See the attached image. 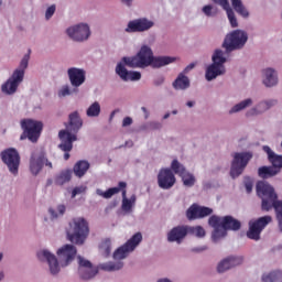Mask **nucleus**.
<instances>
[{"instance_id": "55", "label": "nucleus", "mask_w": 282, "mask_h": 282, "mask_svg": "<svg viewBox=\"0 0 282 282\" xmlns=\"http://www.w3.org/2000/svg\"><path fill=\"white\" fill-rule=\"evenodd\" d=\"M141 110L143 111L145 118H149V110H147V107H142Z\"/></svg>"}, {"instance_id": "50", "label": "nucleus", "mask_w": 282, "mask_h": 282, "mask_svg": "<svg viewBox=\"0 0 282 282\" xmlns=\"http://www.w3.org/2000/svg\"><path fill=\"white\" fill-rule=\"evenodd\" d=\"M133 124V119L131 117H126L122 121V127H131Z\"/></svg>"}, {"instance_id": "32", "label": "nucleus", "mask_w": 282, "mask_h": 282, "mask_svg": "<svg viewBox=\"0 0 282 282\" xmlns=\"http://www.w3.org/2000/svg\"><path fill=\"white\" fill-rule=\"evenodd\" d=\"M72 170H63L55 176L56 186H63L68 182H72Z\"/></svg>"}, {"instance_id": "13", "label": "nucleus", "mask_w": 282, "mask_h": 282, "mask_svg": "<svg viewBox=\"0 0 282 282\" xmlns=\"http://www.w3.org/2000/svg\"><path fill=\"white\" fill-rule=\"evenodd\" d=\"M1 160L4 162L13 175L19 173V164H21V156L19 152L14 149H8L1 152Z\"/></svg>"}, {"instance_id": "57", "label": "nucleus", "mask_w": 282, "mask_h": 282, "mask_svg": "<svg viewBox=\"0 0 282 282\" xmlns=\"http://www.w3.org/2000/svg\"><path fill=\"white\" fill-rule=\"evenodd\" d=\"M122 1V3H127V6H131V1H133V0H121Z\"/></svg>"}, {"instance_id": "36", "label": "nucleus", "mask_w": 282, "mask_h": 282, "mask_svg": "<svg viewBox=\"0 0 282 282\" xmlns=\"http://www.w3.org/2000/svg\"><path fill=\"white\" fill-rule=\"evenodd\" d=\"M127 188V183L126 182H119L118 187H111L107 189L102 195L105 199H110V197H113V195H118L120 191H124Z\"/></svg>"}, {"instance_id": "53", "label": "nucleus", "mask_w": 282, "mask_h": 282, "mask_svg": "<svg viewBox=\"0 0 282 282\" xmlns=\"http://www.w3.org/2000/svg\"><path fill=\"white\" fill-rule=\"evenodd\" d=\"M48 212L52 219H56L58 217V214H56V212L53 208H50Z\"/></svg>"}, {"instance_id": "24", "label": "nucleus", "mask_w": 282, "mask_h": 282, "mask_svg": "<svg viewBox=\"0 0 282 282\" xmlns=\"http://www.w3.org/2000/svg\"><path fill=\"white\" fill-rule=\"evenodd\" d=\"M186 235H188V226H176L172 228L171 231L167 234V241H176V243H182Z\"/></svg>"}, {"instance_id": "16", "label": "nucleus", "mask_w": 282, "mask_h": 282, "mask_svg": "<svg viewBox=\"0 0 282 282\" xmlns=\"http://www.w3.org/2000/svg\"><path fill=\"white\" fill-rule=\"evenodd\" d=\"M67 35L73 41H87L89 36H91V31L89 30V25L87 24H77L75 26H70L67 29Z\"/></svg>"}, {"instance_id": "42", "label": "nucleus", "mask_w": 282, "mask_h": 282, "mask_svg": "<svg viewBox=\"0 0 282 282\" xmlns=\"http://www.w3.org/2000/svg\"><path fill=\"white\" fill-rule=\"evenodd\" d=\"M171 170L173 171V173H175V175H180L181 177L185 173L186 167H184L182 163L177 161V159H174L171 164Z\"/></svg>"}, {"instance_id": "8", "label": "nucleus", "mask_w": 282, "mask_h": 282, "mask_svg": "<svg viewBox=\"0 0 282 282\" xmlns=\"http://www.w3.org/2000/svg\"><path fill=\"white\" fill-rule=\"evenodd\" d=\"M213 64L209 65L206 69V80H215L217 76L226 74V57L224 56V51L216 50L212 56Z\"/></svg>"}, {"instance_id": "1", "label": "nucleus", "mask_w": 282, "mask_h": 282, "mask_svg": "<svg viewBox=\"0 0 282 282\" xmlns=\"http://www.w3.org/2000/svg\"><path fill=\"white\" fill-rule=\"evenodd\" d=\"M256 191L258 197L261 198L262 210H275V217L279 224V230L282 232V200H279V196L276 192H274V187H272L268 182L259 181L256 185Z\"/></svg>"}, {"instance_id": "14", "label": "nucleus", "mask_w": 282, "mask_h": 282, "mask_svg": "<svg viewBox=\"0 0 282 282\" xmlns=\"http://www.w3.org/2000/svg\"><path fill=\"white\" fill-rule=\"evenodd\" d=\"M78 261V274L83 281H89L98 274V268L94 267L91 261L83 258L82 256L77 257Z\"/></svg>"}, {"instance_id": "51", "label": "nucleus", "mask_w": 282, "mask_h": 282, "mask_svg": "<svg viewBox=\"0 0 282 282\" xmlns=\"http://www.w3.org/2000/svg\"><path fill=\"white\" fill-rule=\"evenodd\" d=\"M195 68V63H192L189 65H187L184 70H183V75L184 74H188V72H191V69H194Z\"/></svg>"}, {"instance_id": "56", "label": "nucleus", "mask_w": 282, "mask_h": 282, "mask_svg": "<svg viewBox=\"0 0 282 282\" xmlns=\"http://www.w3.org/2000/svg\"><path fill=\"white\" fill-rule=\"evenodd\" d=\"M64 160H69V151H64Z\"/></svg>"}, {"instance_id": "9", "label": "nucleus", "mask_w": 282, "mask_h": 282, "mask_svg": "<svg viewBox=\"0 0 282 282\" xmlns=\"http://www.w3.org/2000/svg\"><path fill=\"white\" fill-rule=\"evenodd\" d=\"M246 43H248V33L235 30L225 37L223 47H225L226 52H235V50H241Z\"/></svg>"}, {"instance_id": "27", "label": "nucleus", "mask_w": 282, "mask_h": 282, "mask_svg": "<svg viewBox=\"0 0 282 282\" xmlns=\"http://www.w3.org/2000/svg\"><path fill=\"white\" fill-rule=\"evenodd\" d=\"M224 221V218L217 216V215H213L209 217L208 219V225L214 228V231L212 234V239L213 241L217 242L219 241V239H223V237H215L217 230L218 232H220L221 230V223Z\"/></svg>"}, {"instance_id": "64", "label": "nucleus", "mask_w": 282, "mask_h": 282, "mask_svg": "<svg viewBox=\"0 0 282 282\" xmlns=\"http://www.w3.org/2000/svg\"><path fill=\"white\" fill-rule=\"evenodd\" d=\"M52 184V180L47 181V186H50Z\"/></svg>"}, {"instance_id": "17", "label": "nucleus", "mask_w": 282, "mask_h": 282, "mask_svg": "<svg viewBox=\"0 0 282 282\" xmlns=\"http://www.w3.org/2000/svg\"><path fill=\"white\" fill-rule=\"evenodd\" d=\"M76 247L74 245H65L61 249L57 250V257L59 259V263L62 268H67L74 259H76L77 254Z\"/></svg>"}, {"instance_id": "20", "label": "nucleus", "mask_w": 282, "mask_h": 282, "mask_svg": "<svg viewBox=\"0 0 282 282\" xmlns=\"http://www.w3.org/2000/svg\"><path fill=\"white\" fill-rule=\"evenodd\" d=\"M155 23L153 21L142 18L132 20L128 23V26L126 28V32L133 33V32H147L148 30H151Z\"/></svg>"}, {"instance_id": "59", "label": "nucleus", "mask_w": 282, "mask_h": 282, "mask_svg": "<svg viewBox=\"0 0 282 282\" xmlns=\"http://www.w3.org/2000/svg\"><path fill=\"white\" fill-rule=\"evenodd\" d=\"M195 105V102L193 101H187V107H193Z\"/></svg>"}, {"instance_id": "10", "label": "nucleus", "mask_w": 282, "mask_h": 282, "mask_svg": "<svg viewBox=\"0 0 282 282\" xmlns=\"http://www.w3.org/2000/svg\"><path fill=\"white\" fill-rule=\"evenodd\" d=\"M140 243H142V234L137 232L123 246L119 247L113 252V259H127V257H129V252H133V250H135Z\"/></svg>"}, {"instance_id": "60", "label": "nucleus", "mask_w": 282, "mask_h": 282, "mask_svg": "<svg viewBox=\"0 0 282 282\" xmlns=\"http://www.w3.org/2000/svg\"><path fill=\"white\" fill-rule=\"evenodd\" d=\"M115 116H116V110L111 112L110 119L113 118Z\"/></svg>"}, {"instance_id": "4", "label": "nucleus", "mask_w": 282, "mask_h": 282, "mask_svg": "<svg viewBox=\"0 0 282 282\" xmlns=\"http://www.w3.org/2000/svg\"><path fill=\"white\" fill-rule=\"evenodd\" d=\"M213 1L218 6H221L223 10H226L231 28H238L239 25V23L237 22V17L235 15V11L238 14H240V17H243L245 19H248V17H250L248 9H246L241 0H231V6L235 11H232V8H230V2H228V0H213Z\"/></svg>"}, {"instance_id": "63", "label": "nucleus", "mask_w": 282, "mask_h": 282, "mask_svg": "<svg viewBox=\"0 0 282 282\" xmlns=\"http://www.w3.org/2000/svg\"><path fill=\"white\" fill-rule=\"evenodd\" d=\"M3 276V272H0V281H2Z\"/></svg>"}, {"instance_id": "28", "label": "nucleus", "mask_w": 282, "mask_h": 282, "mask_svg": "<svg viewBox=\"0 0 282 282\" xmlns=\"http://www.w3.org/2000/svg\"><path fill=\"white\" fill-rule=\"evenodd\" d=\"M44 162H45V159L43 156H37L34 153L31 155L30 171L32 175H36L37 173H41Z\"/></svg>"}, {"instance_id": "40", "label": "nucleus", "mask_w": 282, "mask_h": 282, "mask_svg": "<svg viewBox=\"0 0 282 282\" xmlns=\"http://www.w3.org/2000/svg\"><path fill=\"white\" fill-rule=\"evenodd\" d=\"M124 264L122 262H109L100 264V270H105L106 272H116V270H122Z\"/></svg>"}, {"instance_id": "52", "label": "nucleus", "mask_w": 282, "mask_h": 282, "mask_svg": "<svg viewBox=\"0 0 282 282\" xmlns=\"http://www.w3.org/2000/svg\"><path fill=\"white\" fill-rule=\"evenodd\" d=\"M57 210L59 215H65V210H66L65 205H58Z\"/></svg>"}, {"instance_id": "48", "label": "nucleus", "mask_w": 282, "mask_h": 282, "mask_svg": "<svg viewBox=\"0 0 282 282\" xmlns=\"http://www.w3.org/2000/svg\"><path fill=\"white\" fill-rule=\"evenodd\" d=\"M54 12H56V4H52L51 7H48L46 9V12H45V18L48 20V19H52V17H54Z\"/></svg>"}, {"instance_id": "11", "label": "nucleus", "mask_w": 282, "mask_h": 282, "mask_svg": "<svg viewBox=\"0 0 282 282\" xmlns=\"http://www.w3.org/2000/svg\"><path fill=\"white\" fill-rule=\"evenodd\" d=\"M250 160H252V153L250 152L235 153L230 169L231 177H239V175L243 173L246 166H248V162H250Z\"/></svg>"}, {"instance_id": "38", "label": "nucleus", "mask_w": 282, "mask_h": 282, "mask_svg": "<svg viewBox=\"0 0 282 282\" xmlns=\"http://www.w3.org/2000/svg\"><path fill=\"white\" fill-rule=\"evenodd\" d=\"M86 116L88 118H98L100 116V102H93L86 110Z\"/></svg>"}, {"instance_id": "47", "label": "nucleus", "mask_w": 282, "mask_h": 282, "mask_svg": "<svg viewBox=\"0 0 282 282\" xmlns=\"http://www.w3.org/2000/svg\"><path fill=\"white\" fill-rule=\"evenodd\" d=\"M65 96H72V90L69 89V86H63L58 91L59 98H65Z\"/></svg>"}, {"instance_id": "3", "label": "nucleus", "mask_w": 282, "mask_h": 282, "mask_svg": "<svg viewBox=\"0 0 282 282\" xmlns=\"http://www.w3.org/2000/svg\"><path fill=\"white\" fill-rule=\"evenodd\" d=\"M67 239L76 246H83L89 237V221L83 217L73 218L66 230Z\"/></svg>"}, {"instance_id": "41", "label": "nucleus", "mask_w": 282, "mask_h": 282, "mask_svg": "<svg viewBox=\"0 0 282 282\" xmlns=\"http://www.w3.org/2000/svg\"><path fill=\"white\" fill-rule=\"evenodd\" d=\"M282 280V272L281 271H273L269 274L262 275L263 282H278Z\"/></svg>"}, {"instance_id": "23", "label": "nucleus", "mask_w": 282, "mask_h": 282, "mask_svg": "<svg viewBox=\"0 0 282 282\" xmlns=\"http://www.w3.org/2000/svg\"><path fill=\"white\" fill-rule=\"evenodd\" d=\"M37 259L40 261H47L51 274H58L61 267L58 265V259L48 250H42L37 252Z\"/></svg>"}, {"instance_id": "39", "label": "nucleus", "mask_w": 282, "mask_h": 282, "mask_svg": "<svg viewBox=\"0 0 282 282\" xmlns=\"http://www.w3.org/2000/svg\"><path fill=\"white\" fill-rule=\"evenodd\" d=\"M187 234L193 235V237H198L199 239H202V237H206V230L202 226H187Z\"/></svg>"}, {"instance_id": "44", "label": "nucleus", "mask_w": 282, "mask_h": 282, "mask_svg": "<svg viewBox=\"0 0 282 282\" xmlns=\"http://www.w3.org/2000/svg\"><path fill=\"white\" fill-rule=\"evenodd\" d=\"M30 62V54L24 55L20 63V67L15 69V72H23V78H25V69H28V64Z\"/></svg>"}, {"instance_id": "2", "label": "nucleus", "mask_w": 282, "mask_h": 282, "mask_svg": "<svg viewBox=\"0 0 282 282\" xmlns=\"http://www.w3.org/2000/svg\"><path fill=\"white\" fill-rule=\"evenodd\" d=\"M80 129H83V119L78 111H74L68 116L66 130H61L58 132V138L61 140L58 149H61V151H72L74 149V142L78 140L76 133H78Z\"/></svg>"}, {"instance_id": "5", "label": "nucleus", "mask_w": 282, "mask_h": 282, "mask_svg": "<svg viewBox=\"0 0 282 282\" xmlns=\"http://www.w3.org/2000/svg\"><path fill=\"white\" fill-rule=\"evenodd\" d=\"M122 63L132 69L149 67L153 63V51L148 45H143L137 55L122 57Z\"/></svg>"}, {"instance_id": "7", "label": "nucleus", "mask_w": 282, "mask_h": 282, "mask_svg": "<svg viewBox=\"0 0 282 282\" xmlns=\"http://www.w3.org/2000/svg\"><path fill=\"white\" fill-rule=\"evenodd\" d=\"M22 134L20 140H30V142H39L41 132L43 131V122L34 119H22L21 122Z\"/></svg>"}, {"instance_id": "29", "label": "nucleus", "mask_w": 282, "mask_h": 282, "mask_svg": "<svg viewBox=\"0 0 282 282\" xmlns=\"http://www.w3.org/2000/svg\"><path fill=\"white\" fill-rule=\"evenodd\" d=\"M274 105H276V100L262 101L256 108L250 109L247 112V117L258 116V113H263V111H268V109H270L271 107H274Z\"/></svg>"}, {"instance_id": "25", "label": "nucleus", "mask_w": 282, "mask_h": 282, "mask_svg": "<svg viewBox=\"0 0 282 282\" xmlns=\"http://www.w3.org/2000/svg\"><path fill=\"white\" fill-rule=\"evenodd\" d=\"M70 85L73 87H80L86 80L85 70L76 67L68 68L67 70Z\"/></svg>"}, {"instance_id": "58", "label": "nucleus", "mask_w": 282, "mask_h": 282, "mask_svg": "<svg viewBox=\"0 0 282 282\" xmlns=\"http://www.w3.org/2000/svg\"><path fill=\"white\" fill-rule=\"evenodd\" d=\"M169 118H171V113L167 112V113L164 115L163 120H166Z\"/></svg>"}, {"instance_id": "18", "label": "nucleus", "mask_w": 282, "mask_h": 282, "mask_svg": "<svg viewBox=\"0 0 282 282\" xmlns=\"http://www.w3.org/2000/svg\"><path fill=\"white\" fill-rule=\"evenodd\" d=\"M175 174L171 169H161L158 174V184L163 191H169L175 186Z\"/></svg>"}, {"instance_id": "54", "label": "nucleus", "mask_w": 282, "mask_h": 282, "mask_svg": "<svg viewBox=\"0 0 282 282\" xmlns=\"http://www.w3.org/2000/svg\"><path fill=\"white\" fill-rule=\"evenodd\" d=\"M247 193H252V183H246Z\"/></svg>"}, {"instance_id": "21", "label": "nucleus", "mask_w": 282, "mask_h": 282, "mask_svg": "<svg viewBox=\"0 0 282 282\" xmlns=\"http://www.w3.org/2000/svg\"><path fill=\"white\" fill-rule=\"evenodd\" d=\"M213 213V208L199 206L197 204H193L186 210V217L189 221H194V219H204V217H209Z\"/></svg>"}, {"instance_id": "30", "label": "nucleus", "mask_w": 282, "mask_h": 282, "mask_svg": "<svg viewBox=\"0 0 282 282\" xmlns=\"http://www.w3.org/2000/svg\"><path fill=\"white\" fill-rule=\"evenodd\" d=\"M264 78L263 84L265 87H274L276 83H279V78L276 77V70L272 68H267L263 70Z\"/></svg>"}, {"instance_id": "31", "label": "nucleus", "mask_w": 282, "mask_h": 282, "mask_svg": "<svg viewBox=\"0 0 282 282\" xmlns=\"http://www.w3.org/2000/svg\"><path fill=\"white\" fill-rule=\"evenodd\" d=\"M171 63H175V57L171 56H153L152 57V66L155 68L164 67L166 65H171Z\"/></svg>"}, {"instance_id": "61", "label": "nucleus", "mask_w": 282, "mask_h": 282, "mask_svg": "<svg viewBox=\"0 0 282 282\" xmlns=\"http://www.w3.org/2000/svg\"><path fill=\"white\" fill-rule=\"evenodd\" d=\"M162 83H164V79H161V82H155V85H162Z\"/></svg>"}, {"instance_id": "26", "label": "nucleus", "mask_w": 282, "mask_h": 282, "mask_svg": "<svg viewBox=\"0 0 282 282\" xmlns=\"http://www.w3.org/2000/svg\"><path fill=\"white\" fill-rule=\"evenodd\" d=\"M242 263H243L242 257L230 256L225 260H223L221 262H219L217 267V271L219 273H224L226 272V270H230V268H236V265H241Z\"/></svg>"}, {"instance_id": "35", "label": "nucleus", "mask_w": 282, "mask_h": 282, "mask_svg": "<svg viewBox=\"0 0 282 282\" xmlns=\"http://www.w3.org/2000/svg\"><path fill=\"white\" fill-rule=\"evenodd\" d=\"M122 205L121 208L124 213H131V208H133V204L135 203V196H131V198H127V189L122 191Z\"/></svg>"}, {"instance_id": "12", "label": "nucleus", "mask_w": 282, "mask_h": 282, "mask_svg": "<svg viewBox=\"0 0 282 282\" xmlns=\"http://www.w3.org/2000/svg\"><path fill=\"white\" fill-rule=\"evenodd\" d=\"M272 221V216H263L254 221L249 223V230L247 231L248 239H253V241H259L261 239V232L263 228Z\"/></svg>"}, {"instance_id": "46", "label": "nucleus", "mask_w": 282, "mask_h": 282, "mask_svg": "<svg viewBox=\"0 0 282 282\" xmlns=\"http://www.w3.org/2000/svg\"><path fill=\"white\" fill-rule=\"evenodd\" d=\"M203 12L206 14V17H215V14H217V9H214L213 6L207 4L203 8Z\"/></svg>"}, {"instance_id": "15", "label": "nucleus", "mask_w": 282, "mask_h": 282, "mask_svg": "<svg viewBox=\"0 0 282 282\" xmlns=\"http://www.w3.org/2000/svg\"><path fill=\"white\" fill-rule=\"evenodd\" d=\"M23 83V70H14L13 74L8 78V80L2 84L1 91L8 96L17 94L19 85Z\"/></svg>"}, {"instance_id": "6", "label": "nucleus", "mask_w": 282, "mask_h": 282, "mask_svg": "<svg viewBox=\"0 0 282 282\" xmlns=\"http://www.w3.org/2000/svg\"><path fill=\"white\" fill-rule=\"evenodd\" d=\"M263 151L268 154L269 162H271L272 166H262L259 167L258 174L262 180H268V177H274L281 169H282V156L276 155L270 147L264 145Z\"/></svg>"}, {"instance_id": "62", "label": "nucleus", "mask_w": 282, "mask_h": 282, "mask_svg": "<svg viewBox=\"0 0 282 282\" xmlns=\"http://www.w3.org/2000/svg\"><path fill=\"white\" fill-rule=\"evenodd\" d=\"M46 166H48L50 169H52V163H51V162H46Z\"/></svg>"}, {"instance_id": "19", "label": "nucleus", "mask_w": 282, "mask_h": 282, "mask_svg": "<svg viewBox=\"0 0 282 282\" xmlns=\"http://www.w3.org/2000/svg\"><path fill=\"white\" fill-rule=\"evenodd\" d=\"M241 229V221L235 219L232 216H225L223 217L221 221V230H216L215 237H226L228 235V230H240Z\"/></svg>"}, {"instance_id": "22", "label": "nucleus", "mask_w": 282, "mask_h": 282, "mask_svg": "<svg viewBox=\"0 0 282 282\" xmlns=\"http://www.w3.org/2000/svg\"><path fill=\"white\" fill-rule=\"evenodd\" d=\"M124 62L121 61L116 66V74L119 75L121 80L128 83V80L135 82L142 78V74L140 72L128 70L127 67H124Z\"/></svg>"}, {"instance_id": "43", "label": "nucleus", "mask_w": 282, "mask_h": 282, "mask_svg": "<svg viewBox=\"0 0 282 282\" xmlns=\"http://www.w3.org/2000/svg\"><path fill=\"white\" fill-rule=\"evenodd\" d=\"M181 177L183 180L184 186H195V176L193 174L185 171Z\"/></svg>"}, {"instance_id": "49", "label": "nucleus", "mask_w": 282, "mask_h": 282, "mask_svg": "<svg viewBox=\"0 0 282 282\" xmlns=\"http://www.w3.org/2000/svg\"><path fill=\"white\" fill-rule=\"evenodd\" d=\"M87 191V187L79 186L75 187L72 192V197H76V195H80L82 193H85Z\"/></svg>"}, {"instance_id": "37", "label": "nucleus", "mask_w": 282, "mask_h": 282, "mask_svg": "<svg viewBox=\"0 0 282 282\" xmlns=\"http://www.w3.org/2000/svg\"><path fill=\"white\" fill-rule=\"evenodd\" d=\"M252 106V99L248 98L239 104L235 105L230 110L229 113H239V111H243V109H248V107Z\"/></svg>"}, {"instance_id": "45", "label": "nucleus", "mask_w": 282, "mask_h": 282, "mask_svg": "<svg viewBox=\"0 0 282 282\" xmlns=\"http://www.w3.org/2000/svg\"><path fill=\"white\" fill-rule=\"evenodd\" d=\"M100 249L104 250L105 257H109V254H111V240H105L101 243Z\"/></svg>"}, {"instance_id": "33", "label": "nucleus", "mask_w": 282, "mask_h": 282, "mask_svg": "<svg viewBox=\"0 0 282 282\" xmlns=\"http://www.w3.org/2000/svg\"><path fill=\"white\" fill-rule=\"evenodd\" d=\"M89 162L78 161L73 167V173L76 175V177H84L87 171H89Z\"/></svg>"}, {"instance_id": "34", "label": "nucleus", "mask_w": 282, "mask_h": 282, "mask_svg": "<svg viewBox=\"0 0 282 282\" xmlns=\"http://www.w3.org/2000/svg\"><path fill=\"white\" fill-rule=\"evenodd\" d=\"M174 89H188L191 87V80L184 75V73H180L177 78L173 83Z\"/></svg>"}]
</instances>
